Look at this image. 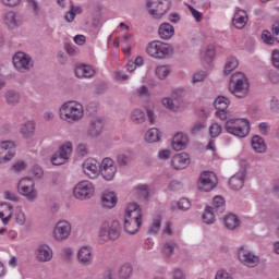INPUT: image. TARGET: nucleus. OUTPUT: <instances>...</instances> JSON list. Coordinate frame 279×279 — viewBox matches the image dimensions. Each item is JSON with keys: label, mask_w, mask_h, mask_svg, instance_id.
Wrapping results in <instances>:
<instances>
[{"label": "nucleus", "mask_w": 279, "mask_h": 279, "mask_svg": "<svg viewBox=\"0 0 279 279\" xmlns=\"http://www.w3.org/2000/svg\"><path fill=\"white\" fill-rule=\"evenodd\" d=\"M215 213L213 210H205L202 214V221L207 226L215 223Z\"/></svg>", "instance_id": "a18cd8bd"}, {"label": "nucleus", "mask_w": 279, "mask_h": 279, "mask_svg": "<svg viewBox=\"0 0 279 279\" xmlns=\"http://www.w3.org/2000/svg\"><path fill=\"white\" fill-rule=\"evenodd\" d=\"M262 40L266 45H274V43H276V38H274V36L271 35V33L269 31H263Z\"/></svg>", "instance_id": "8fccbe9b"}, {"label": "nucleus", "mask_w": 279, "mask_h": 279, "mask_svg": "<svg viewBox=\"0 0 279 279\" xmlns=\"http://www.w3.org/2000/svg\"><path fill=\"white\" fill-rule=\"evenodd\" d=\"M183 184L182 182L178 181V180H172L170 181V183L168 184V189L169 191H181V189H183Z\"/></svg>", "instance_id": "864d4df0"}, {"label": "nucleus", "mask_w": 279, "mask_h": 279, "mask_svg": "<svg viewBox=\"0 0 279 279\" xmlns=\"http://www.w3.org/2000/svg\"><path fill=\"white\" fill-rule=\"evenodd\" d=\"M217 208H220L223 210L226 208V199H223L222 196H215L213 198L211 207L207 206L206 210H215Z\"/></svg>", "instance_id": "ea45409f"}, {"label": "nucleus", "mask_w": 279, "mask_h": 279, "mask_svg": "<svg viewBox=\"0 0 279 279\" xmlns=\"http://www.w3.org/2000/svg\"><path fill=\"white\" fill-rule=\"evenodd\" d=\"M214 106L216 110H227L228 106H230V99L223 96H218L214 101Z\"/></svg>", "instance_id": "58836bf2"}, {"label": "nucleus", "mask_w": 279, "mask_h": 279, "mask_svg": "<svg viewBox=\"0 0 279 279\" xmlns=\"http://www.w3.org/2000/svg\"><path fill=\"white\" fill-rule=\"evenodd\" d=\"M63 158L64 157L54 154V156L51 158V162H52V165L60 167V165H64V162H66V160H68V159H63Z\"/></svg>", "instance_id": "13d9d810"}, {"label": "nucleus", "mask_w": 279, "mask_h": 279, "mask_svg": "<svg viewBox=\"0 0 279 279\" xmlns=\"http://www.w3.org/2000/svg\"><path fill=\"white\" fill-rule=\"evenodd\" d=\"M238 258L242 265L250 268L256 267L260 263V257L245 246L239 248Z\"/></svg>", "instance_id": "9b49d317"}, {"label": "nucleus", "mask_w": 279, "mask_h": 279, "mask_svg": "<svg viewBox=\"0 0 279 279\" xmlns=\"http://www.w3.org/2000/svg\"><path fill=\"white\" fill-rule=\"evenodd\" d=\"M161 223L162 218L160 216H155L148 229L149 234H158V232H160Z\"/></svg>", "instance_id": "a19ab883"}, {"label": "nucleus", "mask_w": 279, "mask_h": 279, "mask_svg": "<svg viewBox=\"0 0 279 279\" xmlns=\"http://www.w3.org/2000/svg\"><path fill=\"white\" fill-rule=\"evenodd\" d=\"M169 73H171V68H169V65H158L155 69V74L158 80H166Z\"/></svg>", "instance_id": "37998d69"}, {"label": "nucleus", "mask_w": 279, "mask_h": 279, "mask_svg": "<svg viewBox=\"0 0 279 279\" xmlns=\"http://www.w3.org/2000/svg\"><path fill=\"white\" fill-rule=\"evenodd\" d=\"M76 77H93L95 70L90 65H78L75 69Z\"/></svg>", "instance_id": "7c9ffc66"}, {"label": "nucleus", "mask_w": 279, "mask_h": 279, "mask_svg": "<svg viewBox=\"0 0 279 279\" xmlns=\"http://www.w3.org/2000/svg\"><path fill=\"white\" fill-rule=\"evenodd\" d=\"M3 23L9 29H16V27H21V17L16 12L9 11L3 16Z\"/></svg>", "instance_id": "412c9836"}, {"label": "nucleus", "mask_w": 279, "mask_h": 279, "mask_svg": "<svg viewBox=\"0 0 279 279\" xmlns=\"http://www.w3.org/2000/svg\"><path fill=\"white\" fill-rule=\"evenodd\" d=\"M258 129L260 134H263L264 136H267V134H269V124L267 122L259 123Z\"/></svg>", "instance_id": "680f3d73"}, {"label": "nucleus", "mask_w": 279, "mask_h": 279, "mask_svg": "<svg viewBox=\"0 0 279 279\" xmlns=\"http://www.w3.org/2000/svg\"><path fill=\"white\" fill-rule=\"evenodd\" d=\"M143 211L141 210H126L122 216V226L125 234L134 236L138 234L143 227Z\"/></svg>", "instance_id": "f03ea898"}, {"label": "nucleus", "mask_w": 279, "mask_h": 279, "mask_svg": "<svg viewBox=\"0 0 279 279\" xmlns=\"http://www.w3.org/2000/svg\"><path fill=\"white\" fill-rule=\"evenodd\" d=\"M174 250H175V244L171 242H166L161 247V254H163L166 258H171V256H173Z\"/></svg>", "instance_id": "c03bdc74"}, {"label": "nucleus", "mask_w": 279, "mask_h": 279, "mask_svg": "<svg viewBox=\"0 0 279 279\" xmlns=\"http://www.w3.org/2000/svg\"><path fill=\"white\" fill-rule=\"evenodd\" d=\"M191 165V157L186 153L174 155L171 159V166L177 171L186 169Z\"/></svg>", "instance_id": "6ab92c4d"}, {"label": "nucleus", "mask_w": 279, "mask_h": 279, "mask_svg": "<svg viewBox=\"0 0 279 279\" xmlns=\"http://www.w3.org/2000/svg\"><path fill=\"white\" fill-rule=\"evenodd\" d=\"M59 114L66 123H77L84 118V107L80 102L69 101L60 107Z\"/></svg>", "instance_id": "7ed1b4c3"}, {"label": "nucleus", "mask_w": 279, "mask_h": 279, "mask_svg": "<svg viewBox=\"0 0 279 279\" xmlns=\"http://www.w3.org/2000/svg\"><path fill=\"white\" fill-rule=\"evenodd\" d=\"M272 64L276 69L279 70V50L272 51Z\"/></svg>", "instance_id": "69168bd1"}, {"label": "nucleus", "mask_w": 279, "mask_h": 279, "mask_svg": "<svg viewBox=\"0 0 279 279\" xmlns=\"http://www.w3.org/2000/svg\"><path fill=\"white\" fill-rule=\"evenodd\" d=\"M82 14V7L70 5V10L65 13L64 19L68 23H73L75 16Z\"/></svg>", "instance_id": "c9c22d12"}, {"label": "nucleus", "mask_w": 279, "mask_h": 279, "mask_svg": "<svg viewBox=\"0 0 279 279\" xmlns=\"http://www.w3.org/2000/svg\"><path fill=\"white\" fill-rule=\"evenodd\" d=\"M13 66L19 73H29L34 69V59L26 52H16L12 58Z\"/></svg>", "instance_id": "6e6552de"}, {"label": "nucleus", "mask_w": 279, "mask_h": 279, "mask_svg": "<svg viewBox=\"0 0 279 279\" xmlns=\"http://www.w3.org/2000/svg\"><path fill=\"white\" fill-rule=\"evenodd\" d=\"M239 66V60L234 57H230L225 65V75H230L234 69Z\"/></svg>", "instance_id": "79ce46f5"}, {"label": "nucleus", "mask_w": 279, "mask_h": 279, "mask_svg": "<svg viewBox=\"0 0 279 279\" xmlns=\"http://www.w3.org/2000/svg\"><path fill=\"white\" fill-rule=\"evenodd\" d=\"M222 225L229 232H234V230H239V228H241V218L235 214L229 213L223 216Z\"/></svg>", "instance_id": "a211bd4d"}, {"label": "nucleus", "mask_w": 279, "mask_h": 279, "mask_svg": "<svg viewBox=\"0 0 279 279\" xmlns=\"http://www.w3.org/2000/svg\"><path fill=\"white\" fill-rule=\"evenodd\" d=\"M159 160H169L171 158V151L169 149H162L158 153Z\"/></svg>", "instance_id": "bf43d9fd"}, {"label": "nucleus", "mask_w": 279, "mask_h": 279, "mask_svg": "<svg viewBox=\"0 0 279 279\" xmlns=\"http://www.w3.org/2000/svg\"><path fill=\"white\" fill-rule=\"evenodd\" d=\"M204 128H206V124H204V122H195L191 129V134H199V132H202Z\"/></svg>", "instance_id": "6e6d98bb"}, {"label": "nucleus", "mask_w": 279, "mask_h": 279, "mask_svg": "<svg viewBox=\"0 0 279 279\" xmlns=\"http://www.w3.org/2000/svg\"><path fill=\"white\" fill-rule=\"evenodd\" d=\"M77 259L82 265H92L93 263V248L89 246H82L77 251Z\"/></svg>", "instance_id": "4be33fe9"}, {"label": "nucleus", "mask_w": 279, "mask_h": 279, "mask_svg": "<svg viewBox=\"0 0 279 279\" xmlns=\"http://www.w3.org/2000/svg\"><path fill=\"white\" fill-rule=\"evenodd\" d=\"M100 173L104 180H107L108 182H110V180H114V175H117V166L108 168L106 170H100Z\"/></svg>", "instance_id": "49530a36"}, {"label": "nucleus", "mask_w": 279, "mask_h": 279, "mask_svg": "<svg viewBox=\"0 0 279 279\" xmlns=\"http://www.w3.org/2000/svg\"><path fill=\"white\" fill-rule=\"evenodd\" d=\"M119 279H130L132 278V265L124 264L120 267L118 271Z\"/></svg>", "instance_id": "4c0bfd02"}, {"label": "nucleus", "mask_w": 279, "mask_h": 279, "mask_svg": "<svg viewBox=\"0 0 279 279\" xmlns=\"http://www.w3.org/2000/svg\"><path fill=\"white\" fill-rule=\"evenodd\" d=\"M207 73L205 71L196 72L193 75V84H197V82H204L207 77Z\"/></svg>", "instance_id": "5fc2aeb1"}, {"label": "nucleus", "mask_w": 279, "mask_h": 279, "mask_svg": "<svg viewBox=\"0 0 279 279\" xmlns=\"http://www.w3.org/2000/svg\"><path fill=\"white\" fill-rule=\"evenodd\" d=\"M34 186H36V184L32 178H24L19 182L17 191L29 201L36 199V197H38V193Z\"/></svg>", "instance_id": "ddd939ff"}, {"label": "nucleus", "mask_w": 279, "mask_h": 279, "mask_svg": "<svg viewBox=\"0 0 279 279\" xmlns=\"http://www.w3.org/2000/svg\"><path fill=\"white\" fill-rule=\"evenodd\" d=\"M16 146L12 141H2L0 142V165H5V162H10L14 155Z\"/></svg>", "instance_id": "4468645a"}, {"label": "nucleus", "mask_w": 279, "mask_h": 279, "mask_svg": "<svg viewBox=\"0 0 279 279\" xmlns=\"http://www.w3.org/2000/svg\"><path fill=\"white\" fill-rule=\"evenodd\" d=\"M184 97H186V90H184V88L174 89L171 93V98H162L161 104L165 108H168V110H178Z\"/></svg>", "instance_id": "f8f14e48"}, {"label": "nucleus", "mask_w": 279, "mask_h": 279, "mask_svg": "<svg viewBox=\"0 0 279 279\" xmlns=\"http://www.w3.org/2000/svg\"><path fill=\"white\" fill-rule=\"evenodd\" d=\"M35 258L38 263H49L53 258V248L49 244H40L35 250Z\"/></svg>", "instance_id": "2eb2a0df"}, {"label": "nucleus", "mask_w": 279, "mask_h": 279, "mask_svg": "<svg viewBox=\"0 0 279 279\" xmlns=\"http://www.w3.org/2000/svg\"><path fill=\"white\" fill-rule=\"evenodd\" d=\"M158 34L162 40H170L175 34V28L170 23H162L159 26Z\"/></svg>", "instance_id": "5701e85b"}, {"label": "nucleus", "mask_w": 279, "mask_h": 279, "mask_svg": "<svg viewBox=\"0 0 279 279\" xmlns=\"http://www.w3.org/2000/svg\"><path fill=\"white\" fill-rule=\"evenodd\" d=\"M252 148L256 154H265L267 151V146L265 145V140H263L260 136L255 135L252 137L251 141Z\"/></svg>", "instance_id": "c756f323"}, {"label": "nucleus", "mask_w": 279, "mask_h": 279, "mask_svg": "<svg viewBox=\"0 0 279 279\" xmlns=\"http://www.w3.org/2000/svg\"><path fill=\"white\" fill-rule=\"evenodd\" d=\"M14 217L16 223L20 226H23L25 223V213L23 210H15V211H10V210H0V219L7 226V223H10V219Z\"/></svg>", "instance_id": "dca6fc26"}, {"label": "nucleus", "mask_w": 279, "mask_h": 279, "mask_svg": "<svg viewBox=\"0 0 279 279\" xmlns=\"http://www.w3.org/2000/svg\"><path fill=\"white\" fill-rule=\"evenodd\" d=\"M172 279H186V277H184V272L181 269H174L172 271Z\"/></svg>", "instance_id": "774afa93"}, {"label": "nucleus", "mask_w": 279, "mask_h": 279, "mask_svg": "<svg viewBox=\"0 0 279 279\" xmlns=\"http://www.w3.org/2000/svg\"><path fill=\"white\" fill-rule=\"evenodd\" d=\"M121 238V222L117 219H108L100 223L98 229V242L104 244L117 241Z\"/></svg>", "instance_id": "f257e3e1"}, {"label": "nucleus", "mask_w": 279, "mask_h": 279, "mask_svg": "<svg viewBox=\"0 0 279 279\" xmlns=\"http://www.w3.org/2000/svg\"><path fill=\"white\" fill-rule=\"evenodd\" d=\"M221 125H219L218 123H214L209 126V135L211 136V138H217L219 134H221Z\"/></svg>", "instance_id": "09e8293b"}, {"label": "nucleus", "mask_w": 279, "mask_h": 279, "mask_svg": "<svg viewBox=\"0 0 279 279\" xmlns=\"http://www.w3.org/2000/svg\"><path fill=\"white\" fill-rule=\"evenodd\" d=\"M76 199H90L95 195V185L90 181H81L73 190Z\"/></svg>", "instance_id": "9d476101"}, {"label": "nucleus", "mask_w": 279, "mask_h": 279, "mask_svg": "<svg viewBox=\"0 0 279 279\" xmlns=\"http://www.w3.org/2000/svg\"><path fill=\"white\" fill-rule=\"evenodd\" d=\"M147 117L145 116V111L143 109H133L130 113V121L134 123V125H143L146 121Z\"/></svg>", "instance_id": "bb28decb"}, {"label": "nucleus", "mask_w": 279, "mask_h": 279, "mask_svg": "<svg viewBox=\"0 0 279 279\" xmlns=\"http://www.w3.org/2000/svg\"><path fill=\"white\" fill-rule=\"evenodd\" d=\"M270 110L271 112H279V100L276 97L270 99Z\"/></svg>", "instance_id": "052dcab7"}, {"label": "nucleus", "mask_w": 279, "mask_h": 279, "mask_svg": "<svg viewBox=\"0 0 279 279\" xmlns=\"http://www.w3.org/2000/svg\"><path fill=\"white\" fill-rule=\"evenodd\" d=\"M191 208V201L181 198L171 203L172 210H189Z\"/></svg>", "instance_id": "72a5a7b5"}, {"label": "nucleus", "mask_w": 279, "mask_h": 279, "mask_svg": "<svg viewBox=\"0 0 279 279\" xmlns=\"http://www.w3.org/2000/svg\"><path fill=\"white\" fill-rule=\"evenodd\" d=\"M232 23L236 29H243L247 23V16L245 15V12H243V15L235 13Z\"/></svg>", "instance_id": "e433bc0d"}, {"label": "nucleus", "mask_w": 279, "mask_h": 279, "mask_svg": "<svg viewBox=\"0 0 279 279\" xmlns=\"http://www.w3.org/2000/svg\"><path fill=\"white\" fill-rule=\"evenodd\" d=\"M217 174L211 171H203L198 178L197 189L204 193H210L214 189H217Z\"/></svg>", "instance_id": "1a4fd4ad"}, {"label": "nucleus", "mask_w": 279, "mask_h": 279, "mask_svg": "<svg viewBox=\"0 0 279 279\" xmlns=\"http://www.w3.org/2000/svg\"><path fill=\"white\" fill-rule=\"evenodd\" d=\"M74 43H75V45H78L80 47L86 45V36H84V35L74 36Z\"/></svg>", "instance_id": "0e129e2a"}, {"label": "nucleus", "mask_w": 279, "mask_h": 279, "mask_svg": "<svg viewBox=\"0 0 279 279\" xmlns=\"http://www.w3.org/2000/svg\"><path fill=\"white\" fill-rule=\"evenodd\" d=\"M229 90L231 95H234L238 99H244V97H247L250 83L243 72H236L231 75Z\"/></svg>", "instance_id": "39448f33"}, {"label": "nucleus", "mask_w": 279, "mask_h": 279, "mask_svg": "<svg viewBox=\"0 0 279 279\" xmlns=\"http://www.w3.org/2000/svg\"><path fill=\"white\" fill-rule=\"evenodd\" d=\"M133 195L136 197V199H143L144 202H147L149 199V185L147 184H140L134 187Z\"/></svg>", "instance_id": "a878e982"}, {"label": "nucleus", "mask_w": 279, "mask_h": 279, "mask_svg": "<svg viewBox=\"0 0 279 279\" xmlns=\"http://www.w3.org/2000/svg\"><path fill=\"white\" fill-rule=\"evenodd\" d=\"M4 99L8 106H17V104H21V94L16 90L9 89L4 94Z\"/></svg>", "instance_id": "c85d7f7f"}, {"label": "nucleus", "mask_w": 279, "mask_h": 279, "mask_svg": "<svg viewBox=\"0 0 279 279\" xmlns=\"http://www.w3.org/2000/svg\"><path fill=\"white\" fill-rule=\"evenodd\" d=\"M73 232V226L69 220L61 219L56 222L52 229V239L62 243V241H68L71 238V233Z\"/></svg>", "instance_id": "0eeeda50"}, {"label": "nucleus", "mask_w": 279, "mask_h": 279, "mask_svg": "<svg viewBox=\"0 0 279 279\" xmlns=\"http://www.w3.org/2000/svg\"><path fill=\"white\" fill-rule=\"evenodd\" d=\"M111 167H117L114 165V160L110 157H106L102 159L101 165L99 166V171H105L106 169H111Z\"/></svg>", "instance_id": "de8ad7c7"}, {"label": "nucleus", "mask_w": 279, "mask_h": 279, "mask_svg": "<svg viewBox=\"0 0 279 279\" xmlns=\"http://www.w3.org/2000/svg\"><path fill=\"white\" fill-rule=\"evenodd\" d=\"M117 163L119 167H128L130 165V157L125 154H119L117 156Z\"/></svg>", "instance_id": "3c124183"}, {"label": "nucleus", "mask_w": 279, "mask_h": 279, "mask_svg": "<svg viewBox=\"0 0 279 279\" xmlns=\"http://www.w3.org/2000/svg\"><path fill=\"white\" fill-rule=\"evenodd\" d=\"M83 171L88 178L95 180L100 173L99 161L93 158L86 159L83 162Z\"/></svg>", "instance_id": "f3484780"}, {"label": "nucleus", "mask_w": 279, "mask_h": 279, "mask_svg": "<svg viewBox=\"0 0 279 279\" xmlns=\"http://www.w3.org/2000/svg\"><path fill=\"white\" fill-rule=\"evenodd\" d=\"M186 143H189V137L183 133H177L172 138V149L174 151H182L186 147Z\"/></svg>", "instance_id": "b1692460"}, {"label": "nucleus", "mask_w": 279, "mask_h": 279, "mask_svg": "<svg viewBox=\"0 0 279 279\" xmlns=\"http://www.w3.org/2000/svg\"><path fill=\"white\" fill-rule=\"evenodd\" d=\"M215 279H232V276L226 270H219L217 271Z\"/></svg>", "instance_id": "e2e57ef3"}, {"label": "nucleus", "mask_w": 279, "mask_h": 279, "mask_svg": "<svg viewBox=\"0 0 279 279\" xmlns=\"http://www.w3.org/2000/svg\"><path fill=\"white\" fill-rule=\"evenodd\" d=\"M105 126L106 124L101 118H93L89 121V126L87 130L88 136H92L93 138L100 136L101 132H104Z\"/></svg>", "instance_id": "aec40b11"}, {"label": "nucleus", "mask_w": 279, "mask_h": 279, "mask_svg": "<svg viewBox=\"0 0 279 279\" xmlns=\"http://www.w3.org/2000/svg\"><path fill=\"white\" fill-rule=\"evenodd\" d=\"M225 130L231 136L238 138H245L250 134V120L248 119H229L225 124Z\"/></svg>", "instance_id": "423d86ee"}, {"label": "nucleus", "mask_w": 279, "mask_h": 279, "mask_svg": "<svg viewBox=\"0 0 279 279\" xmlns=\"http://www.w3.org/2000/svg\"><path fill=\"white\" fill-rule=\"evenodd\" d=\"M243 184H245V173L243 172L234 174L229 180V186L233 191H241V189H243Z\"/></svg>", "instance_id": "393cba45"}, {"label": "nucleus", "mask_w": 279, "mask_h": 279, "mask_svg": "<svg viewBox=\"0 0 279 279\" xmlns=\"http://www.w3.org/2000/svg\"><path fill=\"white\" fill-rule=\"evenodd\" d=\"M146 143H158L160 141V131L158 129L153 128L149 129L144 136Z\"/></svg>", "instance_id": "f704fd0d"}, {"label": "nucleus", "mask_w": 279, "mask_h": 279, "mask_svg": "<svg viewBox=\"0 0 279 279\" xmlns=\"http://www.w3.org/2000/svg\"><path fill=\"white\" fill-rule=\"evenodd\" d=\"M32 173L35 180H41V178L45 175L43 168H40L39 166H34L32 168Z\"/></svg>", "instance_id": "603ef678"}, {"label": "nucleus", "mask_w": 279, "mask_h": 279, "mask_svg": "<svg viewBox=\"0 0 279 279\" xmlns=\"http://www.w3.org/2000/svg\"><path fill=\"white\" fill-rule=\"evenodd\" d=\"M272 35L275 36L277 43H279V21L272 24Z\"/></svg>", "instance_id": "338daca9"}, {"label": "nucleus", "mask_w": 279, "mask_h": 279, "mask_svg": "<svg viewBox=\"0 0 279 279\" xmlns=\"http://www.w3.org/2000/svg\"><path fill=\"white\" fill-rule=\"evenodd\" d=\"M36 132V123L34 121H27L22 125L21 134L24 138H32Z\"/></svg>", "instance_id": "2f4dec72"}, {"label": "nucleus", "mask_w": 279, "mask_h": 279, "mask_svg": "<svg viewBox=\"0 0 279 279\" xmlns=\"http://www.w3.org/2000/svg\"><path fill=\"white\" fill-rule=\"evenodd\" d=\"M104 208H114L117 206V194L114 192H107L101 197Z\"/></svg>", "instance_id": "cd10ccee"}, {"label": "nucleus", "mask_w": 279, "mask_h": 279, "mask_svg": "<svg viewBox=\"0 0 279 279\" xmlns=\"http://www.w3.org/2000/svg\"><path fill=\"white\" fill-rule=\"evenodd\" d=\"M173 46L161 40L150 41L146 47V53L155 60H167L174 53Z\"/></svg>", "instance_id": "20e7f679"}, {"label": "nucleus", "mask_w": 279, "mask_h": 279, "mask_svg": "<svg viewBox=\"0 0 279 279\" xmlns=\"http://www.w3.org/2000/svg\"><path fill=\"white\" fill-rule=\"evenodd\" d=\"M26 3L28 5V8H32L35 16H38L40 9H38V1L36 0H26Z\"/></svg>", "instance_id": "4d7b16f0"}, {"label": "nucleus", "mask_w": 279, "mask_h": 279, "mask_svg": "<svg viewBox=\"0 0 279 279\" xmlns=\"http://www.w3.org/2000/svg\"><path fill=\"white\" fill-rule=\"evenodd\" d=\"M73 153V144L71 142H66L63 144L59 150L56 153L58 156H61L63 158L62 160H69V156Z\"/></svg>", "instance_id": "473e14b6"}]
</instances>
